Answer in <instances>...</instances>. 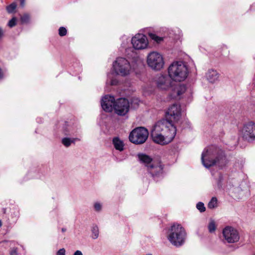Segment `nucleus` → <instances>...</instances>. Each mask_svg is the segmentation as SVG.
Instances as JSON below:
<instances>
[{
	"label": "nucleus",
	"mask_w": 255,
	"mask_h": 255,
	"mask_svg": "<svg viewBox=\"0 0 255 255\" xmlns=\"http://www.w3.org/2000/svg\"><path fill=\"white\" fill-rule=\"evenodd\" d=\"M201 161L204 166L208 168L216 163L219 166L224 165L226 159L223 150L216 146L211 145L207 147L203 151Z\"/></svg>",
	"instance_id": "1"
},
{
	"label": "nucleus",
	"mask_w": 255,
	"mask_h": 255,
	"mask_svg": "<svg viewBox=\"0 0 255 255\" xmlns=\"http://www.w3.org/2000/svg\"><path fill=\"white\" fill-rule=\"evenodd\" d=\"M168 73L172 80L181 82L186 79L189 72L187 66L183 62L177 61L170 65Z\"/></svg>",
	"instance_id": "2"
},
{
	"label": "nucleus",
	"mask_w": 255,
	"mask_h": 255,
	"mask_svg": "<svg viewBox=\"0 0 255 255\" xmlns=\"http://www.w3.org/2000/svg\"><path fill=\"white\" fill-rule=\"evenodd\" d=\"M186 232L179 224H173L169 229L167 238L173 246L179 247L185 242Z\"/></svg>",
	"instance_id": "3"
},
{
	"label": "nucleus",
	"mask_w": 255,
	"mask_h": 255,
	"mask_svg": "<svg viewBox=\"0 0 255 255\" xmlns=\"http://www.w3.org/2000/svg\"><path fill=\"white\" fill-rule=\"evenodd\" d=\"M113 68L117 75L126 76L129 74L131 66L128 60L123 57H118L113 63Z\"/></svg>",
	"instance_id": "4"
},
{
	"label": "nucleus",
	"mask_w": 255,
	"mask_h": 255,
	"mask_svg": "<svg viewBox=\"0 0 255 255\" xmlns=\"http://www.w3.org/2000/svg\"><path fill=\"white\" fill-rule=\"evenodd\" d=\"M149 135L148 130L144 127H137L133 129L129 135L130 142L135 144H141L147 140Z\"/></svg>",
	"instance_id": "5"
},
{
	"label": "nucleus",
	"mask_w": 255,
	"mask_h": 255,
	"mask_svg": "<svg viewBox=\"0 0 255 255\" xmlns=\"http://www.w3.org/2000/svg\"><path fill=\"white\" fill-rule=\"evenodd\" d=\"M147 64L152 69L158 71L163 68L164 61L163 57L160 53L152 51L147 56Z\"/></svg>",
	"instance_id": "6"
},
{
	"label": "nucleus",
	"mask_w": 255,
	"mask_h": 255,
	"mask_svg": "<svg viewBox=\"0 0 255 255\" xmlns=\"http://www.w3.org/2000/svg\"><path fill=\"white\" fill-rule=\"evenodd\" d=\"M172 128L175 130V133H176V128L175 125L168 120L163 119L157 122L154 125L151 130V133L153 132L155 133L165 132L169 133V131Z\"/></svg>",
	"instance_id": "7"
},
{
	"label": "nucleus",
	"mask_w": 255,
	"mask_h": 255,
	"mask_svg": "<svg viewBox=\"0 0 255 255\" xmlns=\"http://www.w3.org/2000/svg\"><path fill=\"white\" fill-rule=\"evenodd\" d=\"M176 134L175 130L172 128L169 131V133L166 132L155 133L153 132L151 133V136L154 142L164 145L170 142L174 138Z\"/></svg>",
	"instance_id": "8"
},
{
	"label": "nucleus",
	"mask_w": 255,
	"mask_h": 255,
	"mask_svg": "<svg viewBox=\"0 0 255 255\" xmlns=\"http://www.w3.org/2000/svg\"><path fill=\"white\" fill-rule=\"evenodd\" d=\"M167 120L174 125L178 123L181 118V108L180 106L174 104L168 108L166 112Z\"/></svg>",
	"instance_id": "9"
},
{
	"label": "nucleus",
	"mask_w": 255,
	"mask_h": 255,
	"mask_svg": "<svg viewBox=\"0 0 255 255\" xmlns=\"http://www.w3.org/2000/svg\"><path fill=\"white\" fill-rule=\"evenodd\" d=\"M115 113L119 116L126 115L129 110V102L126 98H119L115 102Z\"/></svg>",
	"instance_id": "10"
},
{
	"label": "nucleus",
	"mask_w": 255,
	"mask_h": 255,
	"mask_svg": "<svg viewBox=\"0 0 255 255\" xmlns=\"http://www.w3.org/2000/svg\"><path fill=\"white\" fill-rule=\"evenodd\" d=\"M223 235L225 240L228 243H235L240 240L238 231L231 226H226L223 230Z\"/></svg>",
	"instance_id": "11"
},
{
	"label": "nucleus",
	"mask_w": 255,
	"mask_h": 255,
	"mask_svg": "<svg viewBox=\"0 0 255 255\" xmlns=\"http://www.w3.org/2000/svg\"><path fill=\"white\" fill-rule=\"evenodd\" d=\"M133 47L136 50H141L146 48L148 44L146 36L141 33H137L131 39Z\"/></svg>",
	"instance_id": "12"
},
{
	"label": "nucleus",
	"mask_w": 255,
	"mask_h": 255,
	"mask_svg": "<svg viewBox=\"0 0 255 255\" xmlns=\"http://www.w3.org/2000/svg\"><path fill=\"white\" fill-rule=\"evenodd\" d=\"M242 132L243 137L249 141L255 140V123L249 122L244 124Z\"/></svg>",
	"instance_id": "13"
},
{
	"label": "nucleus",
	"mask_w": 255,
	"mask_h": 255,
	"mask_svg": "<svg viewBox=\"0 0 255 255\" xmlns=\"http://www.w3.org/2000/svg\"><path fill=\"white\" fill-rule=\"evenodd\" d=\"M116 102L114 96L106 95L101 101V105L103 110L106 112L111 113L114 109V104Z\"/></svg>",
	"instance_id": "14"
},
{
	"label": "nucleus",
	"mask_w": 255,
	"mask_h": 255,
	"mask_svg": "<svg viewBox=\"0 0 255 255\" xmlns=\"http://www.w3.org/2000/svg\"><path fill=\"white\" fill-rule=\"evenodd\" d=\"M241 179L230 177L226 182V187L235 193H239L242 189L240 187Z\"/></svg>",
	"instance_id": "15"
},
{
	"label": "nucleus",
	"mask_w": 255,
	"mask_h": 255,
	"mask_svg": "<svg viewBox=\"0 0 255 255\" xmlns=\"http://www.w3.org/2000/svg\"><path fill=\"white\" fill-rule=\"evenodd\" d=\"M171 80L169 76L161 75L157 80V87L161 90H166L171 86Z\"/></svg>",
	"instance_id": "16"
},
{
	"label": "nucleus",
	"mask_w": 255,
	"mask_h": 255,
	"mask_svg": "<svg viewBox=\"0 0 255 255\" xmlns=\"http://www.w3.org/2000/svg\"><path fill=\"white\" fill-rule=\"evenodd\" d=\"M61 130L63 134L67 136H77L79 133L77 128L68 124L67 122L64 123Z\"/></svg>",
	"instance_id": "17"
},
{
	"label": "nucleus",
	"mask_w": 255,
	"mask_h": 255,
	"mask_svg": "<svg viewBox=\"0 0 255 255\" xmlns=\"http://www.w3.org/2000/svg\"><path fill=\"white\" fill-rule=\"evenodd\" d=\"M186 90V86L183 84H178L173 86L170 97L172 99H180L182 95Z\"/></svg>",
	"instance_id": "18"
},
{
	"label": "nucleus",
	"mask_w": 255,
	"mask_h": 255,
	"mask_svg": "<svg viewBox=\"0 0 255 255\" xmlns=\"http://www.w3.org/2000/svg\"><path fill=\"white\" fill-rule=\"evenodd\" d=\"M207 80L210 83H215L218 80L219 74L216 70L210 69L206 75Z\"/></svg>",
	"instance_id": "19"
},
{
	"label": "nucleus",
	"mask_w": 255,
	"mask_h": 255,
	"mask_svg": "<svg viewBox=\"0 0 255 255\" xmlns=\"http://www.w3.org/2000/svg\"><path fill=\"white\" fill-rule=\"evenodd\" d=\"M147 170L151 176L154 177L162 172L163 167L161 165H154L153 163H152L149 165V167Z\"/></svg>",
	"instance_id": "20"
},
{
	"label": "nucleus",
	"mask_w": 255,
	"mask_h": 255,
	"mask_svg": "<svg viewBox=\"0 0 255 255\" xmlns=\"http://www.w3.org/2000/svg\"><path fill=\"white\" fill-rule=\"evenodd\" d=\"M112 142L116 150H119L120 151L124 150L125 144L124 143L123 141L121 140L119 137H114Z\"/></svg>",
	"instance_id": "21"
},
{
	"label": "nucleus",
	"mask_w": 255,
	"mask_h": 255,
	"mask_svg": "<svg viewBox=\"0 0 255 255\" xmlns=\"http://www.w3.org/2000/svg\"><path fill=\"white\" fill-rule=\"evenodd\" d=\"M138 158L140 161L147 167V169L149 167V165L153 163L152 159L146 154H138Z\"/></svg>",
	"instance_id": "22"
},
{
	"label": "nucleus",
	"mask_w": 255,
	"mask_h": 255,
	"mask_svg": "<svg viewBox=\"0 0 255 255\" xmlns=\"http://www.w3.org/2000/svg\"><path fill=\"white\" fill-rule=\"evenodd\" d=\"M79 140L80 139L78 137H70L67 136L62 139L61 142L65 147H68L72 143L75 144L76 141Z\"/></svg>",
	"instance_id": "23"
},
{
	"label": "nucleus",
	"mask_w": 255,
	"mask_h": 255,
	"mask_svg": "<svg viewBox=\"0 0 255 255\" xmlns=\"http://www.w3.org/2000/svg\"><path fill=\"white\" fill-rule=\"evenodd\" d=\"M148 35L151 39L156 42L157 43H160L163 41V37L158 36L155 33H149Z\"/></svg>",
	"instance_id": "24"
},
{
	"label": "nucleus",
	"mask_w": 255,
	"mask_h": 255,
	"mask_svg": "<svg viewBox=\"0 0 255 255\" xmlns=\"http://www.w3.org/2000/svg\"><path fill=\"white\" fill-rule=\"evenodd\" d=\"M217 207V199L216 197H212L209 201L208 207L209 209H214Z\"/></svg>",
	"instance_id": "25"
},
{
	"label": "nucleus",
	"mask_w": 255,
	"mask_h": 255,
	"mask_svg": "<svg viewBox=\"0 0 255 255\" xmlns=\"http://www.w3.org/2000/svg\"><path fill=\"white\" fill-rule=\"evenodd\" d=\"M208 228L209 232L210 233H213L215 232V231L216 230V226L215 224V222L213 220H210V223L208 226Z\"/></svg>",
	"instance_id": "26"
},
{
	"label": "nucleus",
	"mask_w": 255,
	"mask_h": 255,
	"mask_svg": "<svg viewBox=\"0 0 255 255\" xmlns=\"http://www.w3.org/2000/svg\"><path fill=\"white\" fill-rule=\"evenodd\" d=\"M92 237L94 239H96L99 237V229L97 226L93 227L92 229Z\"/></svg>",
	"instance_id": "27"
},
{
	"label": "nucleus",
	"mask_w": 255,
	"mask_h": 255,
	"mask_svg": "<svg viewBox=\"0 0 255 255\" xmlns=\"http://www.w3.org/2000/svg\"><path fill=\"white\" fill-rule=\"evenodd\" d=\"M16 7V4L13 2L6 7V10L8 13H12L15 9Z\"/></svg>",
	"instance_id": "28"
},
{
	"label": "nucleus",
	"mask_w": 255,
	"mask_h": 255,
	"mask_svg": "<svg viewBox=\"0 0 255 255\" xmlns=\"http://www.w3.org/2000/svg\"><path fill=\"white\" fill-rule=\"evenodd\" d=\"M196 208L200 212H204L206 210L204 203L201 202H199L197 204Z\"/></svg>",
	"instance_id": "29"
},
{
	"label": "nucleus",
	"mask_w": 255,
	"mask_h": 255,
	"mask_svg": "<svg viewBox=\"0 0 255 255\" xmlns=\"http://www.w3.org/2000/svg\"><path fill=\"white\" fill-rule=\"evenodd\" d=\"M58 33L60 36H64L67 34V29L64 27H60L58 30Z\"/></svg>",
	"instance_id": "30"
},
{
	"label": "nucleus",
	"mask_w": 255,
	"mask_h": 255,
	"mask_svg": "<svg viewBox=\"0 0 255 255\" xmlns=\"http://www.w3.org/2000/svg\"><path fill=\"white\" fill-rule=\"evenodd\" d=\"M20 19L22 23H26L29 20V16L27 14H24L21 17Z\"/></svg>",
	"instance_id": "31"
},
{
	"label": "nucleus",
	"mask_w": 255,
	"mask_h": 255,
	"mask_svg": "<svg viewBox=\"0 0 255 255\" xmlns=\"http://www.w3.org/2000/svg\"><path fill=\"white\" fill-rule=\"evenodd\" d=\"M16 24V18L15 17H13L11 18L8 23V25L10 27H12L15 26Z\"/></svg>",
	"instance_id": "32"
},
{
	"label": "nucleus",
	"mask_w": 255,
	"mask_h": 255,
	"mask_svg": "<svg viewBox=\"0 0 255 255\" xmlns=\"http://www.w3.org/2000/svg\"><path fill=\"white\" fill-rule=\"evenodd\" d=\"M224 179V178L223 176L222 175H220L219 177L218 182V186L219 188L222 187V185H223L222 182H223Z\"/></svg>",
	"instance_id": "33"
},
{
	"label": "nucleus",
	"mask_w": 255,
	"mask_h": 255,
	"mask_svg": "<svg viewBox=\"0 0 255 255\" xmlns=\"http://www.w3.org/2000/svg\"><path fill=\"white\" fill-rule=\"evenodd\" d=\"M94 209L97 211H101V210L102 209L101 204L99 202L95 203L94 204Z\"/></svg>",
	"instance_id": "34"
},
{
	"label": "nucleus",
	"mask_w": 255,
	"mask_h": 255,
	"mask_svg": "<svg viewBox=\"0 0 255 255\" xmlns=\"http://www.w3.org/2000/svg\"><path fill=\"white\" fill-rule=\"evenodd\" d=\"M109 83V80L107 81V84ZM110 84L111 85H116L118 83V81L116 79H111L109 81Z\"/></svg>",
	"instance_id": "35"
},
{
	"label": "nucleus",
	"mask_w": 255,
	"mask_h": 255,
	"mask_svg": "<svg viewBox=\"0 0 255 255\" xmlns=\"http://www.w3.org/2000/svg\"><path fill=\"white\" fill-rule=\"evenodd\" d=\"M66 251L65 249L62 248L58 251L57 255H65Z\"/></svg>",
	"instance_id": "36"
},
{
	"label": "nucleus",
	"mask_w": 255,
	"mask_h": 255,
	"mask_svg": "<svg viewBox=\"0 0 255 255\" xmlns=\"http://www.w3.org/2000/svg\"><path fill=\"white\" fill-rule=\"evenodd\" d=\"M10 255H17V248H13L11 249L10 252Z\"/></svg>",
	"instance_id": "37"
},
{
	"label": "nucleus",
	"mask_w": 255,
	"mask_h": 255,
	"mask_svg": "<svg viewBox=\"0 0 255 255\" xmlns=\"http://www.w3.org/2000/svg\"><path fill=\"white\" fill-rule=\"evenodd\" d=\"M73 255H83L81 251L77 250L73 254Z\"/></svg>",
	"instance_id": "38"
},
{
	"label": "nucleus",
	"mask_w": 255,
	"mask_h": 255,
	"mask_svg": "<svg viewBox=\"0 0 255 255\" xmlns=\"http://www.w3.org/2000/svg\"><path fill=\"white\" fill-rule=\"evenodd\" d=\"M3 77V73H2L1 69L0 68V79H2Z\"/></svg>",
	"instance_id": "39"
},
{
	"label": "nucleus",
	"mask_w": 255,
	"mask_h": 255,
	"mask_svg": "<svg viewBox=\"0 0 255 255\" xmlns=\"http://www.w3.org/2000/svg\"><path fill=\"white\" fill-rule=\"evenodd\" d=\"M25 3V0H20V5L21 6H24Z\"/></svg>",
	"instance_id": "40"
},
{
	"label": "nucleus",
	"mask_w": 255,
	"mask_h": 255,
	"mask_svg": "<svg viewBox=\"0 0 255 255\" xmlns=\"http://www.w3.org/2000/svg\"><path fill=\"white\" fill-rule=\"evenodd\" d=\"M3 35V31L1 28H0V38Z\"/></svg>",
	"instance_id": "41"
},
{
	"label": "nucleus",
	"mask_w": 255,
	"mask_h": 255,
	"mask_svg": "<svg viewBox=\"0 0 255 255\" xmlns=\"http://www.w3.org/2000/svg\"><path fill=\"white\" fill-rule=\"evenodd\" d=\"M15 217V220H17V218H18V213H17H17H16V214L15 215V217Z\"/></svg>",
	"instance_id": "42"
},
{
	"label": "nucleus",
	"mask_w": 255,
	"mask_h": 255,
	"mask_svg": "<svg viewBox=\"0 0 255 255\" xmlns=\"http://www.w3.org/2000/svg\"><path fill=\"white\" fill-rule=\"evenodd\" d=\"M61 231H62V232H64L66 231V229L65 228H62L61 229Z\"/></svg>",
	"instance_id": "43"
},
{
	"label": "nucleus",
	"mask_w": 255,
	"mask_h": 255,
	"mask_svg": "<svg viewBox=\"0 0 255 255\" xmlns=\"http://www.w3.org/2000/svg\"><path fill=\"white\" fill-rule=\"evenodd\" d=\"M111 75H112V74H108V79L111 78Z\"/></svg>",
	"instance_id": "44"
},
{
	"label": "nucleus",
	"mask_w": 255,
	"mask_h": 255,
	"mask_svg": "<svg viewBox=\"0 0 255 255\" xmlns=\"http://www.w3.org/2000/svg\"><path fill=\"white\" fill-rule=\"evenodd\" d=\"M1 221H0V227H1Z\"/></svg>",
	"instance_id": "45"
},
{
	"label": "nucleus",
	"mask_w": 255,
	"mask_h": 255,
	"mask_svg": "<svg viewBox=\"0 0 255 255\" xmlns=\"http://www.w3.org/2000/svg\"><path fill=\"white\" fill-rule=\"evenodd\" d=\"M254 255H255V254H254Z\"/></svg>",
	"instance_id": "46"
}]
</instances>
